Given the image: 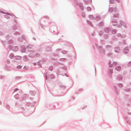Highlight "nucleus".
Listing matches in <instances>:
<instances>
[{
  "instance_id": "1",
  "label": "nucleus",
  "mask_w": 131,
  "mask_h": 131,
  "mask_svg": "<svg viewBox=\"0 0 131 131\" xmlns=\"http://www.w3.org/2000/svg\"><path fill=\"white\" fill-rule=\"evenodd\" d=\"M13 50H14V49H15V50H14V51H16L18 49V48L17 47H14L13 48Z\"/></svg>"
},
{
  "instance_id": "2",
  "label": "nucleus",
  "mask_w": 131,
  "mask_h": 131,
  "mask_svg": "<svg viewBox=\"0 0 131 131\" xmlns=\"http://www.w3.org/2000/svg\"><path fill=\"white\" fill-rule=\"evenodd\" d=\"M87 9L89 11H90L91 10V8L90 7H88L87 8Z\"/></svg>"
},
{
  "instance_id": "3",
  "label": "nucleus",
  "mask_w": 131,
  "mask_h": 131,
  "mask_svg": "<svg viewBox=\"0 0 131 131\" xmlns=\"http://www.w3.org/2000/svg\"><path fill=\"white\" fill-rule=\"evenodd\" d=\"M110 3L111 4H113L114 3V1L113 0H111L110 1Z\"/></svg>"
},
{
  "instance_id": "4",
  "label": "nucleus",
  "mask_w": 131,
  "mask_h": 131,
  "mask_svg": "<svg viewBox=\"0 0 131 131\" xmlns=\"http://www.w3.org/2000/svg\"><path fill=\"white\" fill-rule=\"evenodd\" d=\"M112 32L113 33L115 34L116 32V31L115 30H114L112 31Z\"/></svg>"
},
{
  "instance_id": "5",
  "label": "nucleus",
  "mask_w": 131,
  "mask_h": 131,
  "mask_svg": "<svg viewBox=\"0 0 131 131\" xmlns=\"http://www.w3.org/2000/svg\"><path fill=\"white\" fill-rule=\"evenodd\" d=\"M124 52H127V51H128V50H126V49H124Z\"/></svg>"
},
{
  "instance_id": "6",
  "label": "nucleus",
  "mask_w": 131,
  "mask_h": 131,
  "mask_svg": "<svg viewBox=\"0 0 131 131\" xmlns=\"http://www.w3.org/2000/svg\"><path fill=\"white\" fill-rule=\"evenodd\" d=\"M18 67V68L20 69V68H21V67L20 66Z\"/></svg>"
}]
</instances>
